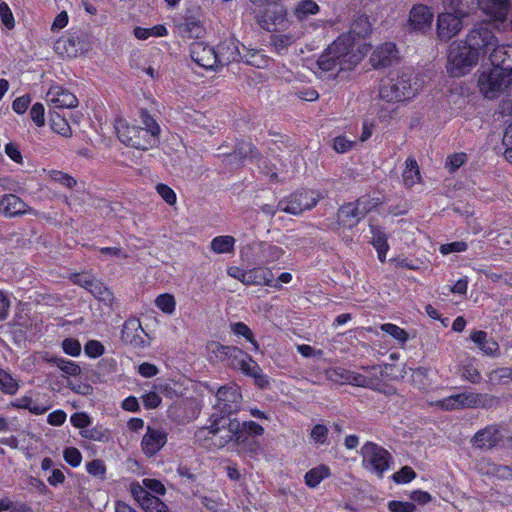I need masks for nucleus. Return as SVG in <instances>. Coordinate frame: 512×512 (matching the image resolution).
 <instances>
[{"instance_id": "1", "label": "nucleus", "mask_w": 512, "mask_h": 512, "mask_svg": "<svg viewBox=\"0 0 512 512\" xmlns=\"http://www.w3.org/2000/svg\"><path fill=\"white\" fill-rule=\"evenodd\" d=\"M371 32V23L366 15L358 16L352 23L349 34L339 36L321 54L317 65L322 72L337 74L353 69L364 58L369 46L362 42Z\"/></svg>"}, {"instance_id": "2", "label": "nucleus", "mask_w": 512, "mask_h": 512, "mask_svg": "<svg viewBox=\"0 0 512 512\" xmlns=\"http://www.w3.org/2000/svg\"><path fill=\"white\" fill-rule=\"evenodd\" d=\"M205 357L210 362H223L227 360L231 367L253 378L255 384L260 388H265L269 384L268 376L263 374L258 363L238 347L223 345L217 341H210L205 347Z\"/></svg>"}, {"instance_id": "3", "label": "nucleus", "mask_w": 512, "mask_h": 512, "mask_svg": "<svg viewBox=\"0 0 512 512\" xmlns=\"http://www.w3.org/2000/svg\"><path fill=\"white\" fill-rule=\"evenodd\" d=\"M241 426L236 418L227 415L213 414L207 426L201 427L195 433L196 439L209 448L221 449L230 443L241 446Z\"/></svg>"}, {"instance_id": "4", "label": "nucleus", "mask_w": 512, "mask_h": 512, "mask_svg": "<svg viewBox=\"0 0 512 512\" xmlns=\"http://www.w3.org/2000/svg\"><path fill=\"white\" fill-rule=\"evenodd\" d=\"M141 123L144 127L137 126L124 119L117 120L115 129L120 142L128 147L143 151L157 145L160 134L158 123L147 111H141Z\"/></svg>"}, {"instance_id": "5", "label": "nucleus", "mask_w": 512, "mask_h": 512, "mask_svg": "<svg viewBox=\"0 0 512 512\" xmlns=\"http://www.w3.org/2000/svg\"><path fill=\"white\" fill-rule=\"evenodd\" d=\"M474 0H442L444 11L439 13L436 22L437 37L448 42L463 29V20L469 14Z\"/></svg>"}, {"instance_id": "6", "label": "nucleus", "mask_w": 512, "mask_h": 512, "mask_svg": "<svg viewBox=\"0 0 512 512\" xmlns=\"http://www.w3.org/2000/svg\"><path fill=\"white\" fill-rule=\"evenodd\" d=\"M420 85L410 70L399 71L382 79L379 96L387 102H400L414 97Z\"/></svg>"}, {"instance_id": "7", "label": "nucleus", "mask_w": 512, "mask_h": 512, "mask_svg": "<svg viewBox=\"0 0 512 512\" xmlns=\"http://www.w3.org/2000/svg\"><path fill=\"white\" fill-rule=\"evenodd\" d=\"M479 57L463 41H455L449 47L447 73L451 77H462L477 65Z\"/></svg>"}, {"instance_id": "8", "label": "nucleus", "mask_w": 512, "mask_h": 512, "mask_svg": "<svg viewBox=\"0 0 512 512\" xmlns=\"http://www.w3.org/2000/svg\"><path fill=\"white\" fill-rule=\"evenodd\" d=\"M478 87L485 98L495 99L505 90L512 91V77L498 66H493L480 74Z\"/></svg>"}, {"instance_id": "9", "label": "nucleus", "mask_w": 512, "mask_h": 512, "mask_svg": "<svg viewBox=\"0 0 512 512\" xmlns=\"http://www.w3.org/2000/svg\"><path fill=\"white\" fill-rule=\"evenodd\" d=\"M361 455L363 467L378 477H382L390 468V453L376 443H365L361 448Z\"/></svg>"}, {"instance_id": "10", "label": "nucleus", "mask_w": 512, "mask_h": 512, "mask_svg": "<svg viewBox=\"0 0 512 512\" xmlns=\"http://www.w3.org/2000/svg\"><path fill=\"white\" fill-rule=\"evenodd\" d=\"M320 194L313 190L297 191L278 203V209L293 215H299L312 209L319 201Z\"/></svg>"}, {"instance_id": "11", "label": "nucleus", "mask_w": 512, "mask_h": 512, "mask_svg": "<svg viewBox=\"0 0 512 512\" xmlns=\"http://www.w3.org/2000/svg\"><path fill=\"white\" fill-rule=\"evenodd\" d=\"M463 42L473 52H477L479 58L488 53L490 54L498 46L497 38L493 32L484 26L472 29Z\"/></svg>"}, {"instance_id": "12", "label": "nucleus", "mask_w": 512, "mask_h": 512, "mask_svg": "<svg viewBox=\"0 0 512 512\" xmlns=\"http://www.w3.org/2000/svg\"><path fill=\"white\" fill-rule=\"evenodd\" d=\"M73 282L88 290L95 298L104 305L111 307L114 302L113 293L104 286L102 282L87 273L75 274Z\"/></svg>"}, {"instance_id": "13", "label": "nucleus", "mask_w": 512, "mask_h": 512, "mask_svg": "<svg viewBox=\"0 0 512 512\" xmlns=\"http://www.w3.org/2000/svg\"><path fill=\"white\" fill-rule=\"evenodd\" d=\"M73 282L88 290L95 298L104 305L111 307L114 302L113 293L104 286L102 282L87 273L75 274Z\"/></svg>"}, {"instance_id": "14", "label": "nucleus", "mask_w": 512, "mask_h": 512, "mask_svg": "<svg viewBox=\"0 0 512 512\" xmlns=\"http://www.w3.org/2000/svg\"><path fill=\"white\" fill-rule=\"evenodd\" d=\"M73 282L88 290L95 298L104 305L111 307L114 302L113 293L104 286L102 282L87 273L75 274Z\"/></svg>"}, {"instance_id": "15", "label": "nucleus", "mask_w": 512, "mask_h": 512, "mask_svg": "<svg viewBox=\"0 0 512 512\" xmlns=\"http://www.w3.org/2000/svg\"><path fill=\"white\" fill-rule=\"evenodd\" d=\"M259 23L262 28L272 33L285 32L295 26L288 18L283 6H274L271 10H267L260 17Z\"/></svg>"}, {"instance_id": "16", "label": "nucleus", "mask_w": 512, "mask_h": 512, "mask_svg": "<svg viewBox=\"0 0 512 512\" xmlns=\"http://www.w3.org/2000/svg\"><path fill=\"white\" fill-rule=\"evenodd\" d=\"M242 395L236 385L224 386L216 393L215 408L223 414H232L240 409Z\"/></svg>"}, {"instance_id": "17", "label": "nucleus", "mask_w": 512, "mask_h": 512, "mask_svg": "<svg viewBox=\"0 0 512 512\" xmlns=\"http://www.w3.org/2000/svg\"><path fill=\"white\" fill-rule=\"evenodd\" d=\"M190 56L198 66L204 69L216 70L218 68L216 49L205 42H193L190 45Z\"/></svg>"}, {"instance_id": "18", "label": "nucleus", "mask_w": 512, "mask_h": 512, "mask_svg": "<svg viewBox=\"0 0 512 512\" xmlns=\"http://www.w3.org/2000/svg\"><path fill=\"white\" fill-rule=\"evenodd\" d=\"M433 17V12L428 6L423 4L414 5L409 12L408 29L425 32L430 29Z\"/></svg>"}, {"instance_id": "19", "label": "nucleus", "mask_w": 512, "mask_h": 512, "mask_svg": "<svg viewBox=\"0 0 512 512\" xmlns=\"http://www.w3.org/2000/svg\"><path fill=\"white\" fill-rule=\"evenodd\" d=\"M130 491L145 512H172L158 497L145 492L138 484H131Z\"/></svg>"}, {"instance_id": "20", "label": "nucleus", "mask_w": 512, "mask_h": 512, "mask_svg": "<svg viewBox=\"0 0 512 512\" xmlns=\"http://www.w3.org/2000/svg\"><path fill=\"white\" fill-rule=\"evenodd\" d=\"M46 102L53 108H74L78 105L77 97L59 85L50 87L46 93Z\"/></svg>"}, {"instance_id": "21", "label": "nucleus", "mask_w": 512, "mask_h": 512, "mask_svg": "<svg viewBox=\"0 0 512 512\" xmlns=\"http://www.w3.org/2000/svg\"><path fill=\"white\" fill-rule=\"evenodd\" d=\"M167 442V434L164 430L148 427L144 434L141 446L145 455L154 456Z\"/></svg>"}, {"instance_id": "22", "label": "nucleus", "mask_w": 512, "mask_h": 512, "mask_svg": "<svg viewBox=\"0 0 512 512\" xmlns=\"http://www.w3.org/2000/svg\"><path fill=\"white\" fill-rule=\"evenodd\" d=\"M502 439L503 433L501 429L495 425H491L478 431L472 438V443L479 449L488 450L498 445Z\"/></svg>"}, {"instance_id": "23", "label": "nucleus", "mask_w": 512, "mask_h": 512, "mask_svg": "<svg viewBox=\"0 0 512 512\" xmlns=\"http://www.w3.org/2000/svg\"><path fill=\"white\" fill-rule=\"evenodd\" d=\"M483 13L494 21H504L508 15L510 0H478Z\"/></svg>"}, {"instance_id": "24", "label": "nucleus", "mask_w": 512, "mask_h": 512, "mask_svg": "<svg viewBox=\"0 0 512 512\" xmlns=\"http://www.w3.org/2000/svg\"><path fill=\"white\" fill-rule=\"evenodd\" d=\"M216 49L218 68L241 59L239 42L233 38L222 41Z\"/></svg>"}, {"instance_id": "25", "label": "nucleus", "mask_w": 512, "mask_h": 512, "mask_svg": "<svg viewBox=\"0 0 512 512\" xmlns=\"http://www.w3.org/2000/svg\"><path fill=\"white\" fill-rule=\"evenodd\" d=\"M458 409L488 407L494 399L487 394L466 391L454 394Z\"/></svg>"}, {"instance_id": "26", "label": "nucleus", "mask_w": 512, "mask_h": 512, "mask_svg": "<svg viewBox=\"0 0 512 512\" xmlns=\"http://www.w3.org/2000/svg\"><path fill=\"white\" fill-rule=\"evenodd\" d=\"M145 332L141 326L139 319L130 318L123 324L121 331V339L135 347L144 345Z\"/></svg>"}, {"instance_id": "27", "label": "nucleus", "mask_w": 512, "mask_h": 512, "mask_svg": "<svg viewBox=\"0 0 512 512\" xmlns=\"http://www.w3.org/2000/svg\"><path fill=\"white\" fill-rule=\"evenodd\" d=\"M0 212L8 217H15L21 214H36L28 208L26 203L14 194H7L0 200Z\"/></svg>"}, {"instance_id": "28", "label": "nucleus", "mask_w": 512, "mask_h": 512, "mask_svg": "<svg viewBox=\"0 0 512 512\" xmlns=\"http://www.w3.org/2000/svg\"><path fill=\"white\" fill-rule=\"evenodd\" d=\"M398 57V51L394 43L386 42L375 48L373 51L370 62L374 67H385Z\"/></svg>"}, {"instance_id": "29", "label": "nucleus", "mask_w": 512, "mask_h": 512, "mask_svg": "<svg viewBox=\"0 0 512 512\" xmlns=\"http://www.w3.org/2000/svg\"><path fill=\"white\" fill-rule=\"evenodd\" d=\"M493 66H498L512 77V45H498L489 55Z\"/></svg>"}, {"instance_id": "30", "label": "nucleus", "mask_w": 512, "mask_h": 512, "mask_svg": "<svg viewBox=\"0 0 512 512\" xmlns=\"http://www.w3.org/2000/svg\"><path fill=\"white\" fill-rule=\"evenodd\" d=\"M363 203V201H356L355 203H348L341 206L338 212L339 221L348 227L356 225L364 217Z\"/></svg>"}, {"instance_id": "31", "label": "nucleus", "mask_w": 512, "mask_h": 512, "mask_svg": "<svg viewBox=\"0 0 512 512\" xmlns=\"http://www.w3.org/2000/svg\"><path fill=\"white\" fill-rule=\"evenodd\" d=\"M302 35V30L298 29L295 25L285 32L273 33L271 36V43L275 50L278 53H281L290 45H292L296 40H298Z\"/></svg>"}, {"instance_id": "32", "label": "nucleus", "mask_w": 512, "mask_h": 512, "mask_svg": "<svg viewBox=\"0 0 512 512\" xmlns=\"http://www.w3.org/2000/svg\"><path fill=\"white\" fill-rule=\"evenodd\" d=\"M246 285H265L280 288L278 283H274V275L267 268H253L247 271Z\"/></svg>"}, {"instance_id": "33", "label": "nucleus", "mask_w": 512, "mask_h": 512, "mask_svg": "<svg viewBox=\"0 0 512 512\" xmlns=\"http://www.w3.org/2000/svg\"><path fill=\"white\" fill-rule=\"evenodd\" d=\"M54 50L62 57H76L79 53V41L73 35L60 37L54 44Z\"/></svg>"}, {"instance_id": "34", "label": "nucleus", "mask_w": 512, "mask_h": 512, "mask_svg": "<svg viewBox=\"0 0 512 512\" xmlns=\"http://www.w3.org/2000/svg\"><path fill=\"white\" fill-rule=\"evenodd\" d=\"M477 470L482 474L491 475L499 479L512 478V467L497 465L486 459L478 462Z\"/></svg>"}, {"instance_id": "35", "label": "nucleus", "mask_w": 512, "mask_h": 512, "mask_svg": "<svg viewBox=\"0 0 512 512\" xmlns=\"http://www.w3.org/2000/svg\"><path fill=\"white\" fill-rule=\"evenodd\" d=\"M240 432H241V446L242 449H246L249 447L250 451H255L256 448H252V446L256 445L255 441H250L247 435L250 436H261L264 433V428L257 424L254 421H244L240 422Z\"/></svg>"}, {"instance_id": "36", "label": "nucleus", "mask_w": 512, "mask_h": 512, "mask_svg": "<svg viewBox=\"0 0 512 512\" xmlns=\"http://www.w3.org/2000/svg\"><path fill=\"white\" fill-rule=\"evenodd\" d=\"M470 338L486 355L493 356L499 349L498 343L488 338L487 333L482 330L472 332Z\"/></svg>"}, {"instance_id": "37", "label": "nucleus", "mask_w": 512, "mask_h": 512, "mask_svg": "<svg viewBox=\"0 0 512 512\" xmlns=\"http://www.w3.org/2000/svg\"><path fill=\"white\" fill-rule=\"evenodd\" d=\"M370 230L372 233L371 244L377 251L378 259L381 262H385L386 255L389 250V245L387 243V237H386L385 233L380 228H378L374 225H370Z\"/></svg>"}, {"instance_id": "38", "label": "nucleus", "mask_w": 512, "mask_h": 512, "mask_svg": "<svg viewBox=\"0 0 512 512\" xmlns=\"http://www.w3.org/2000/svg\"><path fill=\"white\" fill-rule=\"evenodd\" d=\"M11 406L18 409H27L29 412L35 415H41L45 413L49 408V404L38 403L32 399L31 396L25 395L11 402Z\"/></svg>"}, {"instance_id": "39", "label": "nucleus", "mask_w": 512, "mask_h": 512, "mask_svg": "<svg viewBox=\"0 0 512 512\" xmlns=\"http://www.w3.org/2000/svg\"><path fill=\"white\" fill-rule=\"evenodd\" d=\"M236 240L230 235H220L214 237L210 242V249L215 254H229L235 250Z\"/></svg>"}, {"instance_id": "40", "label": "nucleus", "mask_w": 512, "mask_h": 512, "mask_svg": "<svg viewBox=\"0 0 512 512\" xmlns=\"http://www.w3.org/2000/svg\"><path fill=\"white\" fill-rule=\"evenodd\" d=\"M330 468L324 464L310 469L304 476L305 484L310 488H316L324 479L330 476Z\"/></svg>"}, {"instance_id": "41", "label": "nucleus", "mask_w": 512, "mask_h": 512, "mask_svg": "<svg viewBox=\"0 0 512 512\" xmlns=\"http://www.w3.org/2000/svg\"><path fill=\"white\" fill-rule=\"evenodd\" d=\"M319 11L320 7L315 1L301 0L295 5L293 9V15L296 17L297 20L304 21L309 16L316 15L317 13H319Z\"/></svg>"}, {"instance_id": "42", "label": "nucleus", "mask_w": 512, "mask_h": 512, "mask_svg": "<svg viewBox=\"0 0 512 512\" xmlns=\"http://www.w3.org/2000/svg\"><path fill=\"white\" fill-rule=\"evenodd\" d=\"M18 389V380L8 370L0 368V391L4 394L14 395Z\"/></svg>"}, {"instance_id": "43", "label": "nucleus", "mask_w": 512, "mask_h": 512, "mask_svg": "<svg viewBox=\"0 0 512 512\" xmlns=\"http://www.w3.org/2000/svg\"><path fill=\"white\" fill-rule=\"evenodd\" d=\"M133 34L139 40H146L150 37H164L168 34V30L164 25L158 24L151 28L135 27Z\"/></svg>"}, {"instance_id": "44", "label": "nucleus", "mask_w": 512, "mask_h": 512, "mask_svg": "<svg viewBox=\"0 0 512 512\" xmlns=\"http://www.w3.org/2000/svg\"><path fill=\"white\" fill-rule=\"evenodd\" d=\"M241 59L245 63L257 68H265L269 62V58L263 52L256 49H245Z\"/></svg>"}, {"instance_id": "45", "label": "nucleus", "mask_w": 512, "mask_h": 512, "mask_svg": "<svg viewBox=\"0 0 512 512\" xmlns=\"http://www.w3.org/2000/svg\"><path fill=\"white\" fill-rule=\"evenodd\" d=\"M155 306L166 315H173L176 311V300L174 295L163 293L154 300Z\"/></svg>"}, {"instance_id": "46", "label": "nucleus", "mask_w": 512, "mask_h": 512, "mask_svg": "<svg viewBox=\"0 0 512 512\" xmlns=\"http://www.w3.org/2000/svg\"><path fill=\"white\" fill-rule=\"evenodd\" d=\"M403 180L405 185L408 187H412L420 181V172L416 160L412 158L406 160Z\"/></svg>"}, {"instance_id": "47", "label": "nucleus", "mask_w": 512, "mask_h": 512, "mask_svg": "<svg viewBox=\"0 0 512 512\" xmlns=\"http://www.w3.org/2000/svg\"><path fill=\"white\" fill-rule=\"evenodd\" d=\"M79 434L85 439L98 442H108L110 439V432L102 425H96L92 428L80 431Z\"/></svg>"}, {"instance_id": "48", "label": "nucleus", "mask_w": 512, "mask_h": 512, "mask_svg": "<svg viewBox=\"0 0 512 512\" xmlns=\"http://www.w3.org/2000/svg\"><path fill=\"white\" fill-rule=\"evenodd\" d=\"M285 251L276 245L261 244L260 257L263 263H273L279 260Z\"/></svg>"}, {"instance_id": "49", "label": "nucleus", "mask_w": 512, "mask_h": 512, "mask_svg": "<svg viewBox=\"0 0 512 512\" xmlns=\"http://www.w3.org/2000/svg\"><path fill=\"white\" fill-rule=\"evenodd\" d=\"M43 172L46 174L47 178L50 179L53 182H56L63 187L66 188H73L76 185V180L70 176L69 174L59 171V170H43Z\"/></svg>"}, {"instance_id": "50", "label": "nucleus", "mask_w": 512, "mask_h": 512, "mask_svg": "<svg viewBox=\"0 0 512 512\" xmlns=\"http://www.w3.org/2000/svg\"><path fill=\"white\" fill-rule=\"evenodd\" d=\"M231 331L237 336H243L247 341H249L254 351L259 350V344L255 340L251 329L243 322H236L231 324Z\"/></svg>"}, {"instance_id": "51", "label": "nucleus", "mask_w": 512, "mask_h": 512, "mask_svg": "<svg viewBox=\"0 0 512 512\" xmlns=\"http://www.w3.org/2000/svg\"><path fill=\"white\" fill-rule=\"evenodd\" d=\"M488 379L492 385L508 383L512 379V369L508 367L497 368L489 373Z\"/></svg>"}, {"instance_id": "52", "label": "nucleus", "mask_w": 512, "mask_h": 512, "mask_svg": "<svg viewBox=\"0 0 512 512\" xmlns=\"http://www.w3.org/2000/svg\"><path fill=\"white\" fill-rule=\"evenodd\" d=\"M51 128L53 131L64 137L71 136V128L67 120L59 114H54L51 117Z\"/></svg>"}, {"instance_id": "53", "label": "nucleus", "mask_w": 512, "mask_h": 512, "mask_svg": "<svg viewBox=\"0 0 512 512\" xmlns=\"http://www.w3.org/2000/svg\"><path fill=\"white\" fill-rule=\"evenodd\" d=\"M461 376L463 379L471 382L478 383L481 380V375L478 369L474 365V360H468L461 367Z\"/></svg>"}, {"instance_id": "54", "label": "nucleus", "mask_w": 512, "mask_h": 512, "mask_svg": "<svg viewBox=\"0 0 512 512\" xmlns=\"http://www.w3.org/2000/svg\"><path fill=\"white\" fill-rule=\"evenodd\" d=\"M380 328L383 332L389 334L391 337H393L395 340H397L401 344L406 343V341L408 340L407 332L395 324L385 323V324H382L380 326Z\"/></svg>"}, {"instance_id": "55", "label": "nucleus", "mask_w": 512, "mask_h": 512, "mask_svg": "<svg viewBox=\"0 0 512 512\" xmlns=\"http://www.w3.org/2000/svg\"><path fill=\"white\" fill-rule=\"evenodd\" d=\"M145 492H153L158 495H164L166 488L163 483L157 479L144 478L142 483H137Z\"/></svg>"}, {"instance_id": "56", "label": "nucleus", "mask_w": 512, "mask_h": 512, "mask_svg": "<svg viewBox=\"0 0 512 512\" xmlns=\"http://www.w3.org/2000/svg\"><path fill=\"white\" fill-rule=\"evenodd\" d=\"M55 365L65 374L69 376H77L81 372V368L74 361L63 358L54 359Z\"/></svg>"}, {"instance_id": "57", "label": "nucleus", "mask_w": 512, "mask_h": 512, "mask_svg": "<svg viewBox=\"0 0 512 512\" xmlns=\"http://www.w3.org/2000/svg\"><path fill=\"white\" fill-rule=\"evenodd\" d=\"M416 478V473L409 466L402 467L398 472L392 475V479L397 484H407Z\"/></svg>"}, {"instance_id": "58", "label": "nucleus", "mask_w": 512, "mask_h": 512, "mask_svg": "<svg viewBox=\"0 0 512 512\" xmlns=\"http://www.w3.org/2000/svg\"><path fill=\"white\" fill-rule=\"evenodd\" d=\"M71 424L80 429V431L86 430L92 423L91 417L85 412H76L70 417Z\"/></svg>"}, {"instance_id": "59", "label": "nucleus", "mask_w": 512, "mask_h": 512, "mask_svg": "<svg viewBox=\"0 0 512 512\" xmlns=\"http://www.w3.org/2000/svg\"><path fill=\"white\" fill-rule=\"evenodd\" d=\"M63 458L72 467H78L82 462V454L76 447H66L63 450Z\"/></svg>"}, {"instance_id": "60", "label": "nucleus", "mask_w": 512, "mask_h": 512, "mask_svg": "<svg viewBox=\"0 0 512 512\" xmlns=\"http://www.w3.org/2000/svg\"><path fill=\"white\" fill-rule=\"evenodd\" d=\"M156 192L159 194V196L170 206H173L177 202V196L176 193L172 188H170L166 184H157L156 185Z\"/></svg>"}, {"instance_id": "61", "label": "nucleus", "mask_w": 512, "mask_h": 512, "mask_svg": "<svg viewBox=\"0 0 512 512\" xmlns=\"http://www.w3.org/2000/svg\"><path fill=\"white\" fill-rule=\"evenodd\" d=\"M341 377L344 381L355 386L367 387L371 382L365 376L350 371H343Z\"/></svg>"}, {"instance_id": "62", "label": "nucleus", "mask_w": 512, "mask_h": 512, "mask_svg": "<svg viewBox=\"0 0 512 512\" xmlns=\"http://www.w3.org/2000/svg\"><path fill=\"white\" fill-rule=\"evenodd\" d=\"M0 18L3 25L7 29L11 30L15 27V19L13 13L8 4L4 1L0 2Z\"/></svg>"}, {"instance_id": "63", "label": "nucleus", "mask_w": 512, "mask_h": 512, "mask_svg": "<svg viewBox=\"0 0 512 512\" xmlns=\"http://www.w3.org/2000/svg\"><path fill=\"white\" fill-rule=\"evenodd\" d=\"M201 504L210 512H221L224 508V503L219 497L203 496Z\"/></svg>"}, {"instance_id": "64", "label": "nucleus", "mask_w": 512, "mask_h": 512, "mask_svg": "<svg viewBox=\"0 0 512 512\" xmlns=\"http://www.w3.org/2000/svg\"><path fill=\"white\" fill-rule=\"evenodd\" d=\"M390 512H415L416 506L412 502L392 500L388 502Z\"/></svg>"}]
</instances>
